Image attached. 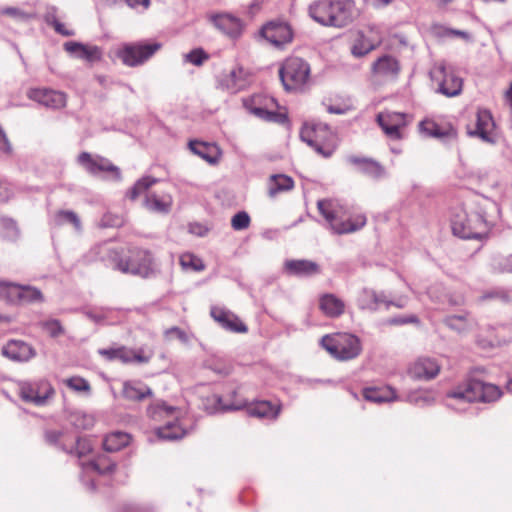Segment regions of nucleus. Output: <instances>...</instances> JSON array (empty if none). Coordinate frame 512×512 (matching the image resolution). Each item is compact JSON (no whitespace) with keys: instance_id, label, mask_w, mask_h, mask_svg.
<instances>
[{"instance_id":"obj_1","label":"nucleus","mask_w":512,"mask_h":512,"mask_svg":"<svg viewBox=\"0 0 512 512\" xmlns=\"http://www.w3.org/2000/svg\"><path fill=\"white\" fill-rule=\"evenodd\" d=\"M308 14L322 26L344 28L354 21L356 7L353 0H315Z\"/></svg>"},{"instance_id":"obj_2","label":"nucleus","mask_w":512,"mask_h":512,"mask_svg":"<svg viewBox=\"0 0 512 512\" xmlns=\"http://www.w3.org/2000/svg\"><path fill=\"white\" fill-rule=\"evenodd\" d=\"M501 395L502 391L497 385L473 379L449 392L446 405L457 411H465L469 403H490L497 401Z\"/></svg>"},{"instance_id":"obj_3","label":"nucleus","mask_w":512,"mask_h":512,"mask_svg":"<svg viewBox=\"0 0 512 512\" xmlns=\"http://www.w3.org/2000/svg\"><path fill=\"white\" fill-rule=\"evenodd\" d=\"M317 207L328 228L334 234L341 235L356 232L363 228L367 222L364 214L348 217L345 208L335 200H319Z\"/></svg>"},{"instance_id":"obj_4","label":"nucleus","mask_w":512,"mask_h":512,"mask_svg":"<svg viewBox=\"0 0 512 512\" xmlns=\"http://www.w3.org/2000/svg\"><path fill=\"white\" fill-rule=\"evenodd\" d=\"M147 415L155 422L165 423L155 429V434L159 439L177 440L186 434L185 429L179 423L182 411L178 407L168 405L163 400H155L148 406Z\"/></svg>"},{"instance_id":"obj_5","label":"nucleus","mask_w":512,"mask_h":512,"mask_svg":"<svg viewBox=\"0 0 512 512\" xmlns=\"http://www.w3.org/2000/svg\"><path fill=\"white\" fill-rule=\"evenodd\" d=\"M453 234L463 239H480L488 231V223L481 211L459 208L452 216Z\"/></svg>"},{"instance_id":"obj_6","label":"nucleus","mask_w":512,"mask_h":512,"mask_svg":"<svg viewBox=\"0 0 512 512\" xmlns=\"http://www.w3.org/2000/svg\"><path fill=\"white\" fill-rule=\"evenodd\" d=\"M158 182V179L151 176H144L140 178L134 186L127 191V197L134 201L141 194L145 193L143 201L144 207L154 213L168 214L173 205V198L169 193L162 192L160 194L156 192L148 193V189Z\"/></svg>"},{"instance_id":"obj_7","label":"nucleus","mask_w":512,"mask_h":512,"mask_svg":"<svg viewBox=\"0 0 512 512\" xmlns=\"http://www.w3.org/2000/svg\"><path fill=\"white\" fill-rule=\"evenodd\" d=\"M321 346L335 359L348 361L362 351L360 339L349 333H336L321 338Z\"/></svg>"},{"instance_id":"obj_8","label":"nucleus","mask_w":512,"mask_h":512,"mask_svg":"<svg viewBox=\"0 0 512 512\" xmlns=\"http://www.w3.org/2000/svg\"><path fill=\"white\" fill-rule=\"evenodd\" d=\"M113 269L124 274L148 278L155 272L152 254L144 249H133L127 257L113 259Z\"/></svg>"},{"instance_id":"obj_9","label":"nucleus","mask_w":512,"mask_h":512,"mask_svg":"<svg viewBox=\"0 0 512 512\" xmlns=\"http://www.w3.org/2000/svg\"><path fill=\"white\" fill-rule=\"evenodd\" d=\"M308 62L299 57L287 58L279 69L281 82L287 91H300L310 82Z\"/></svg>"},{"instance_id":"obj_10","label":"nucleus","mask_w":512,"mask_h":512,"mask_svg":"<svg viewBox=\"0 0 512 512\" xmlns=\"http://www.w3.org/2000/svg\"><path fill=\"white\" fill-rule=\"evenodd\" d=\"M243 105L250 114L261 120L274 123H284L287 120L285 114L277 112L278 103L273 97L256 94L243 99Z\"/></svg>"},{"instance_id":"obj_11","label":"nucleus","mask_w":512,"mask_h":512,"mask_svg":"<svg viewBox=\"0 0 512 512\" xmlns=\"http://www.w3.org/2000/svg\"><path fill=\"white\" fill-rule=\"evenodd\" d=\"M160 48L161 44L158 42L126 43L118 49L116 55L124 65L136 67L144 64Z\"/></svg>"},{"instance_id":"obj_12","label":"nucleus","mask_w":512,"mask_h":512,"mask_svg":"<svg viewBox=\"0 0 512 512\" xmlns=\"http://www.w3.org/2000/svg\"><path fill=\"white\" fill-rule=\"evenodd\" d=\"M301 139L309 146L314 148L324 157L331 156L333 148L330 142L333 140V134L326 124H305L300 132Z\"/></svg>"},{"instance_id":"obj_13","label":"nucleus","mask_w":512,"mask_h":512,"mask_svg":"<svg viewBox=\"0 0 512 512\" xmlns=\"http://www.w3.org/2000/svg\"><path fill=\"white\" fill-rule=\"evenodd\" d=\"M219 409L222 411L239 410L246 407L249 416L257 417L260 419L274 420L280 412L279 405H273L269 401H256L247 405L243 400H236L230 404L222 402V399L217 398Z\"/></svg>"},{"instance_id":"obj_14","label":"nucleus","mask_w":512,"mask_h":512,"mask_svg":"<svg viewBox=\"0 0 512 512\" xmlns=\"http://www.w3.org/2000/svg\"><path fill=\"white\" fill-rule=\"evenodd\" d=\"M430 77L432 81L438 83V91L447 97L457 96L462 91V79L456 76L452 69H448L443 62L434 65L430 70Z\"/></svg>"},{"instance_id":"obj_15","label":"nucleus","mask_w":512,"mask_h":512,"mask_svg":"<svg viewBox=\"0 0 512 512\" xmlns=\"http://www.w3.org/2000/svg\"><path fill=\"white\" fill-rule=\"evenodd\" d=\"M19 396L28 403L44 405L54 394L51 384L45 379L36 381H22L18 384Z\"/></svg>"},{"instance_id":"obj_16","label":"nucleus","mask_w":512,"mask_h":512,"mask_svg":"<svg viewBox=\"0 0 512 512\" xmlns=\"http://www.w3.org/2000/svg\"><path fill=\"white\" fill-rule=\"evenodd\" d=\"M250 82V73L243 67L236 66L220 74L217 80V86L230 94H236L246 89Z\"/></svg>"},{"instance_id":"obj_17","label":"nucleus","mask_w":512,"mask_h":512,"mask_svg":"<svg viewBox=\"0 0 512 512\" xmlns=\"http://www.w3.org/2000/svg\"><path fill=\"white\" fill-rule=\"evenodd\" d=\"M381 42L382 37L376 28L358 31L351 45V54L356 58L363 57L376 49Z\"/></svg>"},{"instance_id":"obj_18","label":"nucleus","mask_w":512,"mask_h":512,"mask_svg":"<svg viewBox=\"0 0 512 512\" xmlns=\"http://www.w3.org/2000/svg\"><path fill=\"white\" fill-rule=\"evenodd\" d=\"M4 357L13 362H28L33 359L37 352L35 348L23 340H9L1 349Z\"/></svg>"},{"instance_id":"obj_19","label":"nucleus","mask_w":512,"mask_h":512,"mask_svg":"<svg viewBox=\"0 0 512 512\" xmlns=\"http://www.w3.org/2000/svg\"><path fill=\"white\" fill-rule=\"evenodd\" d=\"M377 122L389 138L399 140L402 138L401 129L406 126V115L399 112H382L377 115Z\"/></svg>"},{"instance_id":"obj_20","label":"nucleus","mask_w":512,"mask_h":512,"mask_svg":"<svg viewBox=\"0 0 512 512\" xmlns=\"http://www.w3.org/2000/svg\"><path fill=\"white\" fill-rule=\"evenodd\" d=\"M78 163L82 165L89 173L93 175L100 174L102 172H112L116 179L121 178V173L118 167L114 166L108 159L95 156L93 157L88 152H82L78 156Z\"/></svg>"},{"instance_id":"obj_21","label":"nucleus","mask_w":512,"mask_h":512,"mask_svg":"<svg viewBox=\"0 0 512 512\" xmlns=\"http://www.w3.org/2000/svg\"><path fill=\"white\" fill-rule=\"evenodd\" d=\"M495 122L492 114L487 109H478L476 113V124L474 130H469L470 136L479 137L482 141L487 143L495 142Z\"/></svg>"},{"instance_id":"obj_22","label":"nucleus","mask_w":512,"mask_h":512,"mask_svg":"<svg viewBox=\"0 0 512 512\" xmlns=\"http://www.w3.org/2000/svg\"><path fill=\"white\" fill-rule=\"evenodd\" d=\"M440 364L434 358L419 357L408 368L411 378L417 380H431L440 372Z\"/></svg>"},{"instance_id":"obj_23","label":"nucleus","mask_w":512,"mask_h":512,"mask_svg":"<svg viewBox=\"0 0 512 512\" xmlns=\"http://www.w3.org/2000/svg\"><path fill=\"white\" fill-rule=\"evenodd\" d=\"M261 35L275 47H281L293 38L290 26L282 22H270L261 30Z\"/></svg>"},{"instance_id":"obj_24","label":"nucleus","mask_w":512,"mask_h":512,"mask_svg":"<svg viewBox=\"0 0 512 512\" xmlns=\"http://www.w3.org/2000/svg\"><path fill=\"white\" fill-rule=\"evenodd\" d=\"M64 49L73 57L89 63L100 61L103 55L102 49L100 47L96 45L83 44L76 41H69L64 43Z\"/></svg>"},{"instance_id":"obj_25","label":"nucleus","mask_w":512,"mask_h":512,"mask_svg":"<svg viewBox=\"0 0 512 512\" xmlns=\"http://www.w3.org/2000/svg\"><path fill=\"white\" fill-rule=\"evenodd\" d=\"M383 304L387 308L391 304L390 300H388L385 293L377 292L370 288L362 289L357 297V305L361 310H368L371 312H375Z\"/></svg>"},{"instance_id":"obj_26","label":"nucleus","mask_w":512,"mask_h":512,"mask_svg":"<svg viewBox=\"0 0 512 512\" xmlns=\"http://www.w3.org/2000/svg\"><path fill=\"white\" fill-rule=\"evenodd\" d=\"M28 97L48 108H61L66 104L64 93L50 89H31Z\"/></svg>"},{"instance_id":"obj_27","label":"nucleus","mask_w":512,"mask_h":512,"mask_svg":"<svg viewBox=\"0 0 512 512\" xmlns=\"http://www.w3.org/2000/svg\"><path fill=\"white\" fill-rule=\"evenodd\" d=\"M210 314L226 330L238 333L247 331V326L234 313L225 308L212 307Z\"/></svg>"},{"instance_id":"obj_28","label":"nucleus","mask_w":512,"mask_h":512,"mask_svg":"<svg viewBox=\"0 0 512 512\" xmlns=\"http://www.w3.org/2000/svg\"><path fill=\"white\" fill-rule=\"evenodd\" d=\"M348 161L354 165L359 172L365 174L368 177L379 179L385 176L384 167L374 159L350 156Z\"/></svg>"},{"instance_id":"obj_29","label":"nucleus","mask_w":512,"mask_h":512,"mask_svg":"<svg viewBox=\"0 0 512 512\" xmlns=\"http://www.w3.org/2000/svg\"><path fill=\"white\" fill-rule=\"evenodd\" d=\"M149 386L138 380H128L123 383L122 396L129 401H142L152 396Z\"/></svg>"},{"instance_id":"obj_30","label":"nucleus","mask_w":512,"mask_h":512,"mask_svg":"<svg viewBox=\"0 0 512 512\" xmlns=\"http://www.w3.org/2000/svg\"><path fill=\"white\" fill-rule=\"evenodd\" d=\"M285 270L288 274L305 277L318 274L320 269L319 265L310 260H287L285 262Z\"/></svg>"},{"instance_id":"obj_31","label":"nucleus","mask_w":512,"mask_h":512,"mask_svg":"<svg viewBox=\"0 0 512 512\" xmlns=\"http://www.w3.org/2000/svg\"><path fill=\"white\" fill-rule=\"evenodd\" d=\"M213 24L230 37H237L241 32L239 19L229 14H218L211 17Z\"/></svg>"},{"instance_id":"obj_32","label":"nucleus","mask_w":512,"mask_h":512,"mask_svg":"<svg viewBox=\"0 0 512 512\" xmlns=\"http://www.w3.org/2000/svg\"><path fill=\"white\" fill-rule=\"evenodd\" d=\"M399 70V62L390 55H384L378 58L372 65L373 73L382 77H395L399 73Z\"/></svg>"},{"instance_id":"obj_33","label":"nucleus","mask_w":512,"mask_h":512,"mask_svg":"<svg viewBox=\"0 0 512 512\" xmlns=\"http://www.w3.org/2000/svg\"><path fill=\"white\" fill-rule=\"evenodd\" d=\"M189 148L194 154L208 163L214 164L219 159L220 152L215 144L193 140L189 142Z\"/></svg>"},{"instance_id":"obj_34","label":"nucleus","mask_w":512,"mask_h":512,"mask_svg":"<svg viewBox=\"0 0 512 512\" xmlns=\"http://www.w3.org/2000/svg\"><path fill=\"white\" fill-rule=\"evenodd\" d=\"M319 307L328 317L336 318L344 313V302L334 294H325L320 298Z\"/></svg>"},{"instance_id":"obj_35","label":"nucleus","mask_w":512,"mask_h":512,"mask_svg":"<svg viewBox=\"0 0 512 512\" xmlns=\"http://www.w3.org/2000/svg\"><path fill=\"white\" fill-rule=\"evenodd\" d=\"M363 397L367 401L380 404L395 400L396 392L389 386L370 387L363 390Z\"/></svg>"},{"instance_id":"obj_36","label":"nucleus","mask_w":512,"mask_h":512,"mask_svg":"<svg viewBox=\"0 0 512 512\" xmlns=\"http://www.w3.org/2000/svg\"><path fill=\"white\" fill-rule=\"evenodd\" d=\"M81 465L86 473L96 472L98 474H110L116 467L115 463L106 456H101L96 460L82 463Z\"/></svg>"},{"instance_id":"obj_37","label":"nucleus","mask_w":512,"mask_h":512,"mask_svg":"<svg viewBox=\"0 0 512 512\" xmlns=\"http://www.w3.org/2000/svg\"><path fill=\"white\" fill-rule=\"evenodd\" d=\"M130 442V435L124 432H112L103 440V447L108 452H115L127 446Z\"/></svg>"},{"instance_id":"obj_38","label":"nucleus","mask_w":512,"mask_h":512,"mask_svg":"<svg viewBox=\"0 0 512 512\" xmlns=\"http://www.w3.org/2000/svg\"><path fill=\"white\" fill-rule=\"evenodd\" d=\"M420 132L427 137L444 138L452 132V128H444L435 121L425 119L419 123Z\"/></svg>"},{"instance_id":"obj_39","label":"nucleus","mask_w":512,"mask_h":512,"mask_svg":"<svg viewBox=\"0 0 512 512\" xmlns=\"http://www.w3.org/2000/svg\"><path fill=\"white\" fill-rule=\"evenodd\" d=\"M294 181L286 175H272L270 177L269 195L275 196L279 192L289 191L293 188Z\"/></svg>"},{"instance_id":"obj_40","label":"nucleus","mask_w":512,"mask_h":512,"mask_svg":"<svg viewBox=\"0 0 512 512\" xmlns=\"http://www.w3.org/2000/svg\"><path fill=\"white\" fill-rule=\"evenodd\" d=\"M442 289L441 286H433L430 287L428 290V295L432 300H435L437 302L441 303H448L452 306H458L464 304L465 300L464 297L460 294L458 295H451V294H444L442 296L438 295V292Z\"/></svg>"},{"instance_id":"obj_41","label":"nucleus","mask_w":512,"mask_h":512,"mask_svg":"<svg viewBox=\"0 0 512 512\" xmlns=\"http://www.w3.org/2000/svg\"><path fill=\"white\" fill-rule=\"evenodd\" d=\"M444 323L450 329L457 332H464L468 330L472 325V321L468 318L467 314L447 316L444 319Z\"/></svg>"},{"instance_id":"obj_42","label":"nucleus","mask_w":512,"mask_h":512,"mask_svg":"<svg viewBox=\"0 0 512 512\" xmlns=\"http://www.w3.org/2000/svg\"><path fill=\"white\" fill-rule=\"evenodd\" d=\"M44 439L49 445H54L61 448L63 451L72 454V449L66 444V435L59 430H46L44 433Z\"/></svg>"},{"instance_id":"obj_43","label":"nucleus","mask_w":512,"mask_h":512,"mask_svg":"<svg viewBox=\"0 0 512 512\" xmlns=\"http://www.w3.org/2000/svg\"><path fill=\"white\" fill-rule=\"evenodd\" d=\"M22 286L13 283H0V298L11 302H19Z\"/></svg>"},{"instance_id":"obj_44","label":"nucleus","mask_w":512,"mask_h":512,"mask_svg":"<svg viewBox=\"0 0 512 512\" xmlns=\"http://www.w3.org/2000/svg\"><path fill=\"white\" fill-rule=\"evenodd\" d=\"M53 221H54L55 225H58V226L63 225L65 223H71L75 227L76 230L81 229L80 219L77 216V214L74 213L73 211L59 210L55 213V215L53 217Z\"/></svg>"},{"instance_id":"obj_45","label":"nucleus","mask_w":512,"mask_h":512,"mask_svg":"<svg viewBox=\"0 0 512 512\" xmlns=\"http://www.w3.org/2000/svg\"><path fill=\"white\" fill-rule=\"evenodd\" d=\"M70 423L77 429H90L94 425V417L87 413L77 411L70 415Z\"/></svg>"},{"instance_id":"obj_46","label":"nucleus","mask_w":512,"mask_h":512,"mask_svg":"<svg viewBox=\"0 0 512 512\" xmlns=\"http://www.w3.org/2000/svg\"><path fill=\"white\" fill-rule=\"evenodd\" d=\"M180 264L184 269L202 271L205 268L203 261L191 253H185L180 257Z\"/></svg>"},{"instance_id":"obj_47","label":"nucleus","mask_w":512,"mask_h":512,"mask_svg":"<svg viewBox=\"0 0 512 512\" xmlns=\"http://www.w3.org/2000/svg\"><path fill=\"white\" fill-rule=\"evenodd\" d=\"M43 301V296L40 290L32 286H22L19 302L32 303Z\"/></svg>"},{"instance_id":"obj_48","label":"nucleus","mask_w":512,"mask_h":512,"mask_svg":"<svg viewBox=\"0 0 512 512\" xmlns=\"http://www.w3.org/2000/svg\"><path fill=\"white\" fill-rule=\"evenodd\" d=\"M1 227L3 229L4 237L10 241H15L20 235L19 228L16 222L11 218H2Z\"/></svg>"},{"instance_id":"obj_49","label":"nucleus","mask_w":512,"mask_h":512,"mask_svg":"<svg viewBox=\"0 0 512 512\" xmlns=\"http://www.w3.org/2000/svg\"><path fill=\"white\" fill-rule=\"evenodd\" d=\"M40 327L45 330L52 338L59 337L64 334V328L58 319H49L41 321Z\"/></svg>"},{"instance_id":"obj_50","label":"nucleus","mask_w":512,"mask_h":512,"mask_svg":"<svg viewBox=\"0 0 512 512\" xmlns=\"http://www.w3.org/2000/svg\"><path fill=\"white\" fill-rule=\"evenodd\" d=\"M208 58L209 55L201 48L194 49L184 55L185 61L195 66H201Z\"/></svg>"},{"instance_id":"obj_51","label":"nucleus","mask_w":512,"mask_h":512,"mask_svg":"<svg viewBox=\"0 0 512 512\" xmlns=\"http://www.w3.org/2000/svg\"><path fill=\"white\" fill-rule=\"evenodd\" d=\"M64 383L72 390L76 392H89L90 384L89 382L82 377H71L64 380Z\"/></svg>"},{"instance_id":"obj_52","label":"nucleus","mask_w":512,"mask_h":512,"mask_svg":"<svg viewBox=\"0 0 512 512\" xmlns=\"http://www.w3.org/2000/svg\"><path fill=\"white\" fill-rule=\"evenodd\" d=\"M250 225V216L245 211L236 213L231 219V226L236 231L247 229Z\"/></svg>"},{"instance_id":"obj_53","label":"nucleus","mask_w":512,"mask_h":512,"mask_svg":"<svg viewBox=\"0 0 512 512\" xmlns=\"http://www.w3.org/2000/svg\"><path fill=\"white\" fill-rule=\"evenodd\" d=\"M68 447H69V449H72V453L77 455L79 458L87 455L92 450V444H91L90 440H88L86 438H78L76 440L75 447H73V446H68Z\"/></svg>"},{"instance_id":"obj_54","label":"nucleus","mask_w":512,"mask_h":512,"mask_svg":"<svg viewBox=\"0 0 512 512\" xmlns=\"http://www.w3.org/2000/svg\"><path fill=\"white\" fill-rule=\"evenodd\" d=\"M493 265L500 272L512 273V255L495 258Z\"/></svg>"},{"instance_id":"obj_55","label":"nucleus","mask_w":512,"mask_h":512,"mask_svg":"<svg viewBox=\"0 0 512 512\" xmlns=\"http://www.w3.org/2000/svg\"><path fill=\"white\" fill-rule=\"evenodd\" d=\"M0 152L5 155H8V156L12 155V152H13L12 144L1 125H0Z\"/></svg>"},{"instance_id":"obj_56","label":"nucleus","mask_w":512,"mask_h":512,"mask_svg":"<svg viewBox=\"0 0 512 512\" xmlns=\"http://www.w3.org/2000/svg\"><path fill=\"white\" fill-rule=\"evenodd\" d=\"M327 111L331 114L342 115L351 110V104L347 101H343L339 104H327Z\"/></svg>"},{"instance_id":"obj_57","label":"nucleus","mask_w":512,"mask_h":512,"mask_svg":"<svg viewBox=\"0 0 512 512\" xmlns=\"http://www.w3.org/2000/svg\"><path fill=\"white\" fill-rule=\"evenodd\" d=\"M152 356V351L146 352L144 349H133V362L148 363Z\"/></svg>"},{"instance_id":"obj_58","label":"nucleus","mask_w":512,"mask_h":512,"mask_svg":"<svg viewBox=\"0 0 512 512\" xmlns=\"http://www.w3.org/2000/svg\"><path fill=\"white\" fill-rule=\"evenodd\" d=\"M116 354H118L117 359L120 360L123 363H132L133 362V349L128 348H119L118 351H116Z\"/></svg>"},{"instance_id":"obj_59","label":"nucleus","mask_w":512,"mask_h":512,"mask_svg":"<svg viewBox=\"0 0 512 512\" xmlns=\"http://www.w3.org/2000/svg\"><path fill=\"white\" fill-rule=\"evenodd\" d=\"M2 14L9 15L11 17H14L16 19H21V20L29 18V15L27 13H25L24 11H22L18 8H14V7H9V8L3 9Z\"/></svg>"},{"instance_id":"obj_60","label":"nucleus","mask_w":512,"mask_h":512,"mask_svg":"<svg viewBox=\"0 0 512 512\" xmlns=\"http://www.w3.org/2000/svg\"><path fill=\"white\" fill-rule=\"evenodd\" d=\"M166 335L170 338H177L182 342L188 341L187 334L178 327H172L166 331Z\"/></svg>"},{"instance_id":"obj_61","label":"nucleus","mask_w":512,"mask_h":512,"mask_svg":"<svg viewBox=\"0 0 512 512\" xmlns=\"http://www.w3.org/2000/svg\"><path fill=\"white\" fill-rule=\"evenodd\" d=\"M120 223H121V219L119 217H113L110 214L104 215L101 220V225L104 227L118 226V225H120Z\"/></svg>"},{"instance_id":"obj_62","label":"nucleus","mask_w":512,"mask_h":512,"mask_svg":"<svg viewBox=\"0 0 512 512\" xmlns=\"http://www.w3.org/2000/svg\"><path fill=\"white\" fill-rule=\"evenodd\" d=\"M53 27L55 29V31L63 36H73L74 35V31L73 30H69L67 29L64 24H62L61 22L57 21V20H54L53 21Z\"/></svg>"},{"instance_id":"obj_63","label":"nucleus","mask_w":512,"mask_h":512,"mask_svg":"<svg viewBox=\"0 0 512 512\" xmlns=\"http://www.w3.org/2000/svg\"><path fill=\"white\" fill-rule=\"evenodd\" d=\"M416 321H417L416 316H410L407 318L395 317V318L390 319L389 323L393 324V325H402V324H406V323H413Z\"/></svg>"},{"instance_id":"obj_64","label":"nucleus","mask_w":512,"mask_h":512,"mask_svg":"<svg viewBox=\"0 0 512 512\" xmlns=\"http://www.w3.org/2000/svg\"><path fill=\"white\" fill-rule=\"evenodd\" d=\"M428 397L424 396L423 392H415L409 395V401L414 403H419L420 401L426 402Z\"/></svg>"}]
</instances>
